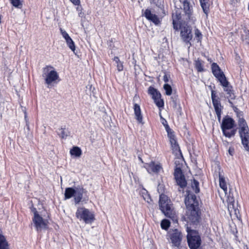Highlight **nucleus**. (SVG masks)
I'll list each match as a JSON object with an SVG mask.
<instances>
[{
	"instance_id": "obj_1",
	"label": "nucleus",
	"mask_w": 249,
	"mask_h": 249,
	"mask_svg": "<svg viewBox=\"0 0 249 249\" xmlns=\"http://www.w3.org/2000/svg\"><path fill=\"white\" fill-rule=\"evenodd\" d=\"M160 209L167 217L173 220L174 222H177L176 213L173 207L170 199L165 195L161 194L159 199Z\"/></svg>"
},
{
	"instance_id": "obj_2",
	"label": "nucleus",
	"mask_w": 249,
	"mask_h": 249,
	"mask_svg": "<svg viewBox=\"0 0 249 249\" xmlns=\"http://www.w3.org/2000/svg\"><path fill=\"white\" fill-rule=\"evenodd\" d=\"M87 193V191L82 186H78L75 188L68 187L65 189L64 199L67 200L74 197L75 204H79L82 199L83 196Z\"/></svg>"
},
{
	"instance_id": "obj_3",
	"label": "nucleus",
	"mask_w": 249,
	"mask_h": 249,
	"mask_svg": "<svg viewBox=\"0 0 249 249\" xmlns=\"http://www.w3.org/2000/svg\"><path fill=\"white\" fill-rule=\"evenodd\" d=\"M42 76L44 78L45 83L48 85L57 83L60 80L58 72L53 67L50 65L43 69Z\"/></svg>"
},
{
	"instance_id": "obj_4",
	"label": "nucleus",
	"mask_w": 249,
	"mask_h": 249,
	"mask_svg": "<svg viewBox=\"0 0 249 249\" xmlns=\"http://www.w3.org/2000/svg\"><path fill=\"white\" fill-rule=\"evenodd\" d=\"M187 241L190 249H198L201 243L198 233L195 230L187 228Z\"/></svg>"
},
{
	"instance_id": "obj_5",
	"label": "nucleus",
	"mask_w": 249,
	"mask_h": 249,
	"mask_svg": "<svg viewBox=\"0 0 249 249\" xmlns=\"http://www.w3.org/2000/svg\"><path fill=\"white\" fill-rule=\"evenodd\" d=\"M75 216L80 221L82 220L86 224H90L95 219L94 214L89 209L83 207L78 208Z\"/></svg>"
},
{
	"instance_id": "obj_6",
	"label": "nucleus",
	"mask_w": 249,
	"mask_h": 249,
	"mask_svg": "<svg viewBox=\"0 0 249 249\" xmlns=\"http://www.w3.org/2000/svg\"><path fill=\"white\" fill-rule=\"evenodd\" d=\"M234 125V121L230 117L224 118L221 124V129L224 135L228 138L234 136L236 131L232 129Z\"/></svg>"
},
{
	"instance_id": "obj_7",
	"label": "nucleus",
	"mask_w": 249,
	"mask_h": 249,
	"mask_svg": "<svg viewBox=\"0 0 249 249\" xmlns=\"http://www.w3.org/2000/svg\"><path fill=\"white\" fill-rule=\"evenodd\" d=\"M33 221L37 231L48 228L49 221L47 219L43 218L39 213H35V216L33 218Z\"/></svg>"
},
{
	"instance_id": "obj_8",
	"label": "nucleus",
	"mask_w": 249,
	"mask_h": 249,
	"mask_svg": "<svg viewBox=\"0 0 249 249\" xmlns=\"http://www.w3.org/2000/svg\"><path fill=\"white\" fill-rule=\"evenodd\" d=\"M179 28L181 39L185 43L191 45L190 41L193 37L191 27L187 25H185L184 26H179Z\"/></svg>"
},
{
	"instance_id": "obj_9",
	"label": "nucleus",
	"mask_w": 249,
	"mask_h": 249,
	"mask_svg": "<svg viewBox=\"0 0 249 249\" xmlns=\"http://www.w3.org/2000/svg\"><path fill=\"white\" fill-rule=\"evenodd\" d=\"M169 235L172 246L178 248L182 240L181 232L177 229H175L170 231Z\"/></svg>"
},
{
	"instance_id": "obj_10",
	"label": "nucleus",
	"mask_w": 249,
	"mask_h": 249,
	"mask_svg": "<svg viewBox=\"0 0 249 249\" xmlns=\"http://www.w3.org/2000/svg\"><path fill=\"white\" fill-rule=\"evenodd\" d=\"M148 93L154 100L156 106L159 107H162L164 106V103L162 100L160 99V93L155 88L150 87L148 89Z\"/></svg>"
},
{
	"instance_id": "obj_11",
	"label": "nucleus",
	"mask_w": 249,
	"mask_h": 249,
	"mask_svg": "<svg viewBox=\"0 0 249 249\" xmlns=\"http://www.w3.org/2000/svg\"><path fill=\"white\" fill-rule=\"evenodd\" d=\"M185 198V204L187 209L198 208V203L195 195L187 192Z\"/></svg>"
},
{
	"instance_id": "obj_12",
	"label": "nucleus",
	"mask_w": 249,
	"mask_h": 249,
	"mask_svg": "<svg viewBox=\"0 0 249 249\" xmlns=\"http://www.w3.org/2000/svg\"><path fill=\"white\" fill-rule=\"evenodd\" d=\"M174 176L177 184L181 188H183L187 185V182L183 175L181 169L177 167L174 172Z\"/></svg>"
},
{
	"instance_id": "obj_13",
	"label": "nucleus",
	"mask_w": 249,
	"mask_h": 249,
	"mask_svg": "<svg viewBox=\"0 0 249 249\" xmlns=\"http://www.w3.org/2000/svg\"><path fill=\"white\" fill-rule=\"evenodd\" d=\"M211 67L213 74L219 82L227 79L224 72L216 63H212Z\"/></svg>"
},
{
	"instance_id": "obj_14",
	"label": "nucleus",
	"mask_w": 249,
	"mask_h": 249,
	"mask_svg": "<svg viewBox=\"0 0 249 249\" xmlns=\"http://www.w3.org/2000/svg\"><path fill=\"white\" fill-rule=\"evenodd\" d=\"M186 215L188 220L194 224L198 222L200 216L198 212V208L187 209Z\"/></svg>"
},
{
	"instance_id": "obj_15",
	"label": "nucleus",
	"mask_w": 249,
	"mask_h": 249,
	"mask_svg": "<svg viewBox=\"0 0 249 249\" xmlns=\"http://www.w3.org/2000/svg\"><path fill=\"white\" fill-rule=\"evenodd\" d=\"M220 83L221 85L223 87L224 90L227 93L229 102L231 104V102L230 100H232L235 98V95L233 93L232 86L230 85L227 79H226Z\"/></svg>"
},
{
	"instance_id": "obj_16",
	"label": "nucleus",
	"mask_w": 249,
	"mask_h": 249,
	"mask_svg": "<svg viewBox=\"0 0 249 249\" xmlns=\"http://www.w3.org/2000/svg\"><path fill=\"white\" fill-rule=\"evenodd\" d=\"M166 131L172 149L176 151L178 150L179 149V146L177 143L176 137L168 124L166 125Z\"/></svg>"
},
{
	"instance_id": "obj_17",
	"label": "nucleus",
	"mask_w": 249,
	"mask_h": 249,
	"mask_svg": "<svg viewBox=\"0 0 249 249\" xmlns=\"http://www.w3.org/2000/svg\"><path fill=\"white\" fill-rule=\"evenodd\" d=\"M145 168L149 173H158L162 169L160 163H156L151 161L149 163H146Z\"/></svg>"
},
{
	"instance_id": "obj_18",
	"label": "nucleus",
	"mask_w": 249,
	"mask_h": 249,
	"mask_svg": "<svg viewBox=\"0 0 249 249\" xmlns=\"http://www.w3.org/2000/svg\"><path fill=\"white\" fill-rule=\"evenodd\" d=\"M142 15L144 16L147 20L153 22L156 25H158L160 23V18L158 17L155 14L152 13L151 10L148 9L145 10Z\"/></svg>"
},
{
	"instance_id": "obj_19",
	"label": "nucleus",
	"mask_w": 249,
	"mask_h": 249,
	"mask_svg": "<svg viewBox=\"0 0 249 249\" xmlns=\"http://www.w3.org/2000/svg\"><path fill=\"white\" fill-rule=\"evenodd\" d=\"M134 110L135 116V118L139 123L143 124V118L141 113V110L140 107L136 103L134 104Z\"/></svg>"
},
{
	"instance_id": "obj_20",
	"label": "nucleus",
	"mask_w": 249,
	"mask_h": 249,
	"mask_svg": "<svg viewBox=\"0 0 249 249\" xmlns=\"http://www.w3.org/2000/svg\"><path fill=\"white\" fill-rule=\"evenodd\" d=\"M180 2L182 3L183 6V11L186 16L187 17L186 19H190L191 15V9L188 2L189 0H179Z\"/></svg>"
},
{
	"instance_id": "obj_21",
	"label": "nucleus",
	"mask_w": 249,
	"mask_h": 249,
	"mask_svg": "<svg viewBox=\"0 0 249 249\" xmlns=\"http://www.w3.org/2000/svg\"><path fill=\"white\" fill-rule=\"evenodd\" d=\"M213 104L217 115L218 120L220 122L221 121V115L223 107L221 106L220 101H213Z\"/></svg>"
},
{
	"instance_id": "obj_22",
	"label": "nucleus",
	"mask_w": 249,
	"mask_h": 249,
	"mask_svg": "<svg viewBox=\"0 0 249 249\" xmlns=\"http://www.w3.org/2000/svg\"><path fill=\"white\" fill-rule=\"evenodd\" d=\"M57 135L60 138L63 139L66 138L70 135V132L65 127V126H61L56 131Z\"/></svg>"
},
{
	"instance_id": "obj_23",
	"label": "nucleus",
	"mask_w": 249,
	"mask_h": 249,
	"mask_svg": "<svg viewBox=\"0 0 249 249\" xmlns=\"http://www.w3.org/2000/svg\"><path fill=\"white\" fill-rule=\"evenodd\" d=\"M181 14L177 12L173 14V24L174 29L177 30L178 29V22L181 19Z\"/></svg>"
},
{
	"instance_id": "obj_24",
	"label": "nucleus",
	"mask_w": 249,
	"mask_h": 249,
	"mask_svg": "<svg viewBox=\"0 0 249 249\" xmlns=\"http://www.w3.org/2000/svg\"><path fill=\"white\" fill-rule=\"evenodd\" d=\"M219 186L220 188L224 191L225 194L227 192V183L225 177L220 173L219 174Z\"/></svg>"
},
{
	"instance_id": "obj_25",
	"label": "nucleus",
	"mask_w": 249,
	"mask_h": 249,
	"mask_svg": "<svg viewBox=\"0 0 249 249\" xmlns=\"http://www.w3.org/2000/svg\"><path fill=\"white\" fill-rule=\"evenodd\" d=\"M0 249H8V243L6 238L0 231Z\"/></svg>"
},
{
	"instance_id": "obj_26",
	"label": "nucleus",
	"mask_w": 249,
	"mask_h": 249,
	"mask_svg": "<svg viewBox=\"0 0 249 249\" xmlns=\"http://www.w3.org/2000/svg\"><path fill=\"white\" fill-rule=\"evenodd\" d=\"M70 153L71 156L80 157L82 155V150L79 147L74 146L71 149Z\"/></svg>"
},
{
	"instance_id": "obj_27",
	"label": "nucleus",
	"mask_w": 249,
	"mask_h": 249,
	"mask_svg": "<svg viewBox=\"0 0 249 249\" xmlns=\"http://www.w3.org/2000/svg\"><path fill=\"white\" fill-rule=\"evenodd\" d=\"M203 12L207 15L209 11V0H199Z\"/></svg>"
},
{
	"instance_id": "obj_28",
	"label": "nucleus",
	"mask_w": 249,
	"mask_h": 249,
	"mask_svg": "<svg viewBox=\"0 0 249 249\" xmlns=\"http://www.w3.org/2000/svg\"><path fill=\"white\" fill-rule=\"evenodd\" d=\"M195 65V67L198 71L201 72L204 71L203 62L201 60L197 59L196 61Z\"/></svg>"
},
{
	"instance_id": "obj_29",
	"label": "nucleus",
	"mask_w": 249,
	"mask_h": 249,
	"mask_svg": "<svg viewBox=\"0 0 249 249\" xmlns=\"http://www.w3.org/2000/svg\"><path fill=\"white\" fill-rule=\"evenodd\" d=\"M66 42L69 48L75 53V46L71 37L66 40Z\"/></svg>"
},
{
	"instance_id": "obj_30",
	"label": "nucleus",
	"mask_w": 249,
	"mask_h": 249,
	"mask_svg": "<svg viewBox=\"0 0 249 249\" xmlns=\"http://www.w3.org/2000/svg\"><path fill=\"white\" fill-rule=\"evenodd\" d=\"M192 188L193 191L196 193H198L199 192V182L195 180L194 179L193 181L192 182Z\"/></svg>"
},
{
	"instance_id": "obj_31",
	"label": "nucleus",
	"mask_w": 249,
	"mask_h": 249,
	"mask_svg": "<svg viewBox=\"0 0 249 249\" xmlns=\"http://www.w3.org/2000/svg\"><path fill=\"white\" fill-rule=\"evenodd\" d=\"M114 61L117 64V70L119 71H121L123 70V65L122 62L120 61L118 57H114L113 59Z\"/></svg>"
},
{
	"instance_id": "obj_32",
	"label": "nucleus",
	"mask_w": 249,
	"mask_h": 249,
	"mask_svg": "<svg viewBox=\"0 0 249 249\" xmlns=\"http://www.w3.org/2000/svg\"><path fill=\"white\" fill-rule=\"evenodd\" d=\"M228 208L229 211H232V210L235 211L236 207L235 206V203L233 198H229Z\"/></svg>"
},
{
	"instance_id": "obj_33",
	"label": "nucleus",
	"mask_w": 249,
	"mask_h": 249,
	"mask_svg": "<svg viewBox=\"0 0 249 249\" xmlns=\"http://www.w3.org/2000/svg\"><path fill=\"white\" fill-rule=\"evenodd\" d=\"M161 227L162 229L167 230L170 225V221L167 219H163L161 222Z\"/></svg>"
},
{
	"instance_id": "obj_34",
	"label": "nucleus",
	"mask_w": 249,
	"mask_h": 249,
	"mask_svg": "<svg viewBox=\"0 0 249 249\" xmlns=\"http://www.w3.org/2000/svg\"><path fill=\"white\" fill-rule=\"evenodd\" d=\"M163 89L165 91L166 95L170 96L172 93V89L170 85L168 84H165L163 86Z\"/></svg>"
},
{
	"instance_id": "obj_35",
	"label": "nucleus",
	"mask_w": 249,
	"mask_h": 249,
	"mask_svg": "<svg viewBox=\"0 0 249 249\" xmlns=\"http://www.w3.org/2000/svg\"><path fill=\"white\" fill-rule=\"evenodd\" d=\"M12 5L17 8H20L22 6L21 2L20 0H10Z\"/></svg>"
},
{
	"instance_id": "obj_36",
	"label": "nucleus",
	"mask_w": 249,
	"mask_h": 249,
	"mask_svg": "<svg viewBox=\"0 0 249 249\" xmlns=\"http://www.w3.org/2000/svg\"><path fill=\"white\" fill-rule=\"evenodd\" d=\"M143 192L142 193L143 194L142 196L143 199L148 203H150V201H151V199L150 197V196L148 194H147V192L144 189L143 190Z\"/></svg>"
},
{
	"instance_id": "obj_37",
	"label": "nucleus",
	"mask_w": 249,
	"mask_h": 249,
	"mask_svg": "<svg viewBox=\"0 0 249 249\" xmlns=\"http://www.w3.org/2000/svg\"><path fill=\"white\" fill-rule=\"evenodd\" d=\"M195 37L196 38L197 41H201L202 36L201 32L198 29H196L195 30Z\"/></svg>"
},
{
	"instance_id": "obj_38",
	"label": "nucleus",
	"mask_w": 249,
	"mask_h": 249,
	"mask_svg": "<svg viewBox=\"0 0 249 249\" xmlns=\"http://www.w3.org/2000/svg\"><path fill=\"white\" fill-rule=\"evenodd\" d=\"M60 33L63 36V37L65 39V41L68 39L71 38L69 36V34L67 33V32L62 29L60 28Z\"/></svg>"
},
{
	"instance_id": "obj_39",
	"label": "nucleus",
	"mask_w": 249,
	"mask_h": 249,
	"mask_svg": "<svg viewBox=\"0 0 249 249\" xmlns=\"http://www.w3.org/2000/svg\"><path fill=\"white\" fill-rule=\"evenodd\" d=\"M78 6L76 7V10L78 12V16L80 17H83L84 15V13L82 12L83 9L82 6L79 5H77Z\"/></svg>"
},
{
	"instance_id": "obj_40",
	"label": "nucleus",
	"mask_w": 249,
	"mask_h": 249,
	"mask_svg": "<svg viewBox=\"0 0 249 249\" xmlns=\"http://www.w3.org/2000/svg\"><path fill=\"white\" fill-rule=\"evenodd\" d=\"M211 98H212L213 104V101H220L218 98H216V96L215 95V93L214 90H212Z\"/></svg>"
},
{
	"instance_id": "obj_41",
	"label": "nucleus",
	"mask_w": 249,
	"mask_h": 249,
	"mask_svg": "<svg viewBox=\"0 0 249 249\" xmlns=\"http://www.w3.org/2000/svg\"><path fill=\"white\" fill-rule=\"evenodd\" d=\"M170 78V75L168 73L165 72L163 77V81L165 83H167L169 81Z\"/></svg>"
},
{
	"instance_id": "obj_42",
	"label": "nucleus",
	"mask_w": 249,
	"mask_h": 249,
	"mask_svg": "<svg viewBox=\"0 0 249 249\" xmlns=\"http://www.w3.org/2000/svg\"><path fill=\"white\" fill-rule=\"evenodd\" d=\"M74 5H79L80 3V0H70Z\"/></svg>"
},
{
	"instance_id": "obj_43",
	"label": "nucleus",
	"mask_w": 249,
	"mask_h": 249,
	"mask_svg": "<svg viewBox=\"0 0 249 249\" xmlns=\"http://www.w3.org/2000/svg\"><path fill=\"white\" fill-rule=\"evenodd\" d=\"M32 212L34 213V216H35V213H38V212L37 211L36 209V208H33L32 210Z\"/></svg>"
},
{
	"instance_id": "obj_44",
	"label": "nucleus",
	"mask_w": 249,
	"mask_h": 249,
	"mask_svg": "<svg viewBox=\"0 0 249 249\" xmlns=\"http://www.w3.org/2000/svg\"><path fill=\"white\" fill-rule=\"evenodd\" d=\"M27 112H24V119L26 122V123L27 122Z\"/></svg>"
},
{
	"instance_id": "obj_45",
	"label": "nucleus",
	"mask_w": 249,
	"mask_h": 249,
	"mask_svg": "<svg viewBox=\"0 0 249 249\" xmlns=\"http://www.w3.org/2000/svg\"><path fill=\"white\" fill-rule=\"evenodd\" d=\"M162 124H163V125L165 126V128H166V124H168L167 121L166 120H164V122H162Z\"/></svg>"
},
{
	"instance_id": "obj_46",
	"label": "nucleus",
	"mask_w": 249,
	"mask_h": 249,
	"mask_svg": "<svg viewBox=\"0 0 249 249\" xmlns=\"http://www.w3.org/2000/svg\"><path fill=\"white\" fill-rule=\"evenodd\" d=\"M22 107V110L23 111L24 113V112H27L26 109L25 107Z\"/></svg>"
},
{
	"instance_id": "obj_47",
	"label": "nucleus",
	"mask_w": 249,
	"mask_h": 249,
	"mask_svg": "<svg viewBox=\"0 0 249 249\" xmlns=\"http://www.w3.org/2000/svg\"><path fill=\"white\" fill-rule=\"evenodd\" d=\"M229 153L230 154V155H232V153H232V151H231V149H230L229 150Z\"/></svg>"
},
{
	"instance_id": "obj_48",
	"label": "nucleus",
	"mask_w": 249,
	"mask_h": 249,
	"mask_svg": "<svg viewBox=\"0 0 249 249\" xmlns=\"http://www.w3.org/2000/svg\"><path fill=\"white\" fill-rule=\"evenodd\" d=\"M1 18H2V16L0 15V24L1 23Z\"/></svg>"
},
{
	"instance_id": "obj_49",
	"label": "nucleus",
	"mask_w": 249,
	"mask_h": 249,
	"mask_svg": "<svg viewBox=\"0 0 249 249\" xmlns=\"http://www.w3.org/2000/svg\"><path fill=\"white\" fill-rule=\"evenodd\" d=\"M231 1L234 2V0H231Z\"/></svg>"
}]
</instances>
